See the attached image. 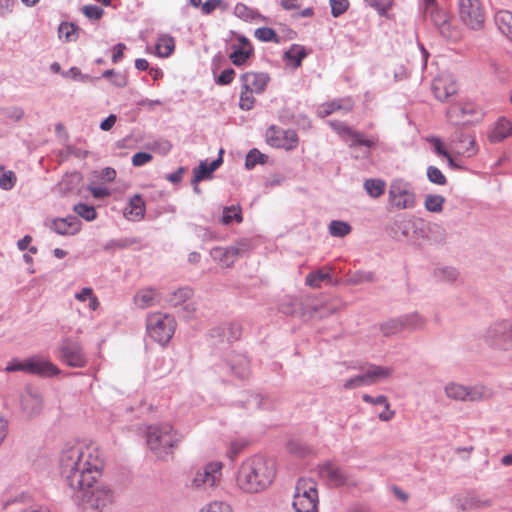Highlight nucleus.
<instances>
[{"instance_id": "obj_21", "label": "nucleus", "mask_w": 512, "mask_h": 512, "mask_svg": "<svg viewBox=\"0 0 512 512\" xmlns=\"http://www.w3.org/2000/svg\"><path fill=\"white\" fill-rule=\"evenodd\" d=\"M240 80L242 89L261 94L265 91L270 78L267 73L247 72L241 75Z\"/></svg>"}, {"instance_id": "obj_45", "label": "nucleus", "mask_w": 512, "mask_h": 512, "mask_svg": "<svg viewBox=\"0 0 512 512\" xmlns=\"http://www.w3.org/2000/svg\"><path fill=\"white\" fill-rule=\"evenodd\" d=\"M445 198L438 194H429L425 197L424 207L427 211L439 213L443 210Z\"/></svg>"}, {"instance_id": "obj_10", "label": "nucleus", "mask_w": 512, "mask_h": 512, "mask_svg": "<svg viewBox=\"0 0 512 512\" xmlns=\"http://www.w3.org/2000/svg\"><path fill=\"white\" fill-rule=\"evenodd\" d=\"M149 336L161 345L167 344L175 331V320L167 314L155 313L147 318Z\"/></svg>"}, {"instance_id": "obj_29", "label": "nucleus", "mask_w": 512, "mask_h": 512, "mask_svg": "<svg viewBox=\"0 0 512 512\" xmlns=\"http://www.w3.org/2000/svg\"><path fill=\"white\" fill-rule=\"evenodd\" d=\"M394 225L406 238L410 236L411 230L417 235L418 232H424V221L422 219L401 217L395 221Z\"/></svg>"}, {"instance_id": "obj_48", "label": "nucleus", "mask_w": 512, "mask_h": 512, "mask_svg": "<svg viewBox=\"0 0 512 512\" xmlns=\"http://www.w3.org/2000/svg\"><path fill=\"white\" fill-rule=\"evenodd\" d=\"M350 285H360L374 281V274L370 271H355L348 275L346 279Z\"/></svg>"}, {"instance_id": "obj_57", "label": "nucleus", "mask_w": 512, "mask_h": 512, "mask_svg": "<svg viewBox=\"0 0 512 512\" xmlns=\"http://www.w3.org/2000/svg\"><path fill=\"white\" fill-rule=\"evenodd\" d=\"M329 4L331 7V14L335 18L344 14L350 6L348 0H329Z\"/></svg>"}, {"instance_id": "obj_1", "label": "nucleus", "mask_w": 512, "mask_h": 512, "mask_svg": "<svg viewBox=\"0 0 512 512\" xmlns=\"http://www.w3.org/2000/svg\"><path fill=\"white\" fill-rule=\"evenodd\" d=\"M103 466V455L94 443L67 444L61 451L60 474L75 492L74 501L87 512H103L113 502V493L108 487H93L102 475Z\"/></svg>"}, {"instance_id": "obj_35", "label": "nucleus", "mask_w": 512, "mask_h": 512, "mask_svg": "<svg viewBox=\"0 0 512 512\" xmlns=\"http://www.w3.org/2000/svg\"><path fill=\"white\" fill-rule=\"evenodd\" d=\"M366 378L370 385L375 384L377 381L389 378L392 374V369L377 365H371L366 371Z\"/></svg>"}, {"instance_id": "obj_32", "label": "nucleus", "mask_w": 512, "mask_h": 512, "mask_svg": "<svg viewBox=\"0 0 512 512\" xmlns=\"http://www.w3.org/2000/svg\"><path fill=\"white\" fill-rule=\"evenodd\" d=\"M495 24L499 31L512 41V13L506 10L498 11L495 15Z\"/></svg>"}, {"instance_id": "obj_39", "label": "nucleus", "mask_w": 512, "mask_h": 512, "mask_svg": "<svg viewBox=\"0 0 512 512\" xmlns=\"http://www.w3.org/2000/svg\"><path fill=\"white\" fill-rule=\"evenodd\" d=\"M232 221H236L237 223H241L243 221L242 210L239 205L237 206H227L223 208V215L220 219V222L223 225H229Z\"/></svg>"}, {"instance_id": "obj_60", "label": "nucleus", "mask_w": 512, "mask_h": 512, "mask_svg": "<svg viewBox=\"0 0 512 512\" xmlns=\"http://www.w3.org/2000/svg\"><path fill=\"white\" fill-rule=\"evenodd\" d=\"M15 183H16V175L14 172L6 171L0 175V188L1 189L5 190V191H9L15 186Z\"/></svg>"}, {"instance_id": "obj_3", "label": "nucleus", "mask_w": 512, "mask_h": 512, "mask_svg": "<svg viewBox=\"0 0 512 512\" xmlns=\"http://www.w3.org/2000/svg\"><path fill=\"white\" fill-rule=\"evenodd\" d=\"M182 439V434L170 423H156L147 427L148 448L160 460H168Z\"/></svg>"}, {"instance_id": "obj_38", "label": "nucleus", "mask_w": 512, "mask_h": 512, "mask_svg": "<svg viewBox=\"0 0 512 512\" xmlns=\"http://www.w3.org/2000/svg\"><path fill=\"white\" fill-rule=\"evenodd\" d=\"M155 48L159 56L168 57L175 49V40L172 36H161L158 38Z\"/></svg>"}, {"instance_id": "obj_11", "label": "nucleus", "mask_w": 512, "mask_h": 512, "mask_svg": "<svg viewBox=\"0 0 512 512\" xmlns=\"http://www.w3.org/2000/svg\"><path fill=\"white\" fill-rule=\"evenodd\" d=\"M251 249L249 239H241L228 247L217 246L211 249L212 259L220 263L223 267L229 268L234 265L236 260Z\"/></svg>"}, {"instance_id": "obj_43", "label": "nucleus", "mask_w": 512, "mask_h": 512, "mask_svg": "<svg viewBox=\"0 0 512 512\" xmlns=\"http://www.w3.org/2000/svg\"><path fill=\"white\" fill-rule=\"evenodd\" d=\"M379 329L385 337H391L403 332L399 316L380 323Z\"/></svg>"}, {"instance_id": "obj_36", "label": "nucleus", "mask_w": 512, "mask_h": 512, "mask_svg": "<svg viewBox=\"0 0 512 512\" xmlns=\"http://www.w3.org/2000/svg\"><path fill=\"white\" fill-rule=\"evenodd\" d=\"M215 332H217L219 336H223L228 342H232L240 338L242 328L238 323H229L218 327Z\"/></svg>"}, {"instance_id": "obj_15", "label": "nucleus", "mask_w": 512, "mask_h": 512, "mask_svg": "<svg viewBox=\"0 0 512 512\" xmlns=\"http://www.w3.org/2000/svg\"><path fill=\"white\" fill-rule=\"evenodd\" d=\"M223 464L213 461L199 469L193 479L192 486L197 489H207L216 486L222 477Z\"/></svg>"}, {"instance_id": "obj_40", "label": "nucleus", "mask_w": 512, "mask_h": 512, "mask_svg": "<svg viewBox=\"0 0 512 512\" xmlns=\"http://www.w3.org/2000/svg\"><path fill=\"white\" fill-rule=\"evenodd\" d=\"M79 28L72 22H62L58 27L59 38L65 42H73L78 38Z\"/></svg>"}, {"instance_id": "obj_58", "label": "nucleus", "mask_w": 512, "mask_h": 512, "mask_svg": "<svg viewBox=\"0 0 512 512\" xmlns=\"http://www.w3.org/2000/svg\"><path fill=\"white\" fill-rule=\"evenodd\" d=\"M364 2L374 8L380 15H385L392 6L391 0H364Z\"/></svg>"}, {"instance_id": "obj_17", "label": "nucleus", "mask_w": 512, "mask_h": 512, "mask_svg": "<svg viewBox=\"0 0 512 512\" xmlns=\"http://www.w3.org/2000/svg\"><path fill=\"white\" fill-rule=\"evenodd\" d=\"M267 140L271 146L286 150L295 148L298 143V137L295 131L290 129H276L274 126L270 128Z\"/></svg>"}, {"instance_id": "obj_41", "label": "nucleus", "mask_w": 512, "mask_h": 512, "mask_svg": "<svg viewBox=\"0 0 512 512\" xmlns=\"http://www.w3.org/2000/svg\"><path fill=\"white\" fill-rule=\"evenodd\" d=\"M328 231L333 237L343 238L352 231V227L346 221L333 220L328 225Z\"/></svg>"}, {"instance_id": "obj_31", "label": "nucleus", "mask_w": 512, "mask_h": 512, "mask_svg": "<svg viewBox=\"0 0 512 512\" xmlns=\"http://www.w3.org/2000/svg\"><path fill=\"white\" fill-rule=\"evenodd\" d=\"M402 331L414 332L422 330L426 320L417 312L403 314L399 316Z\"/></svg>"}, {"instance_id": "obj_6", "label": "nucleus", "mask_w": 512, "mask_h": 512, "mask_svg": "<svg viewBox=\"0 0 512 512\" xmlns=\"http://www.w3.org/2000/svg\"><path fill=\"white\" fill-rule=\"evenodd\" d=\"M329 126L342 138L343 141L348 143L352 149L363 147L364 149L360 154L355 155L356 158H367L370 155V149L377 144V139L367 138L362 132L352 129L341 121H328Z\"/></svg>"}, {"instance_id": "obj_18", "label": "nucleus", "mask_w": 512, "mask_h": 512, "mask_svg": "<svg viewBox=\"0 0 512 512\" xmlns=\"http://www.w3.org/2000/svg\"><path fill=\"white\" fill-rule=\"evenodd\" d=\"M431 88L434 96L440 101L447 100L457 92L456 81L449 73H442L434 78Z\"/></svg>"}, {"instance_id": "obj_64", "label": "nucleus", "mask_w": 512, "mask_h": 512, "mask_svg": "<svg viewBox=\"0 0 512 512\" xmlns=\"http://www.w3.org/2000/svg\"><path fill=\"white\" fill-rule=\"evenodd\" d=\"M234 14L241 19L249 20L254 18V11L243 3H237L234 7Z\"/></svg>"}, {"instance_id": "obj_7", "label": "nucleus", "mask_w": 512, "mask_h": 512, "mask_svg": "<svg viewBox=\"0 0 512 512\" xmlns=\"http://www.w3.org/2000/svg\"><path fill=\"white\" fill-rule=\"evenodd\" d=\"M317 505V483L311 479H300L292 503L295 512H318Z\"/></svg>"}, {"instance_id": "obj_59", "label": "nucleus", "mask_w": 512, "mask_h": 512, "mask_svg": "<svg viewBox=\"0 0 512 512\" xmlns=\"http://www.w3.org/2000/svg\"><path fill=\"white\" fill-rule=\"evenodd\" d=\"M343 386L345 389H354L362 386H370V383H368V379L366 378V374L364 372L363 374L346 380Z\"/></svg>"}, {"instance_id": "obj_53", "label": "nucleus", "mask_w": 512, "mask_h": 512, "mask_svg": "<svg viewBox=\"0 0 512 512\" xmlns=\"http://www.w3.org/2000/svg\"><path fill=\"white\" fill-rule=\"evenodd\" d=\"M288 450L297 456L304 457L310 453V447L301 440L292 439L288 442Z\"/></svg>"}, {"instance_id": "obj_50", "label": "nucleus", "mask_w": 512, "mask_h": 512, "mask_svg": "<svg viewBox=\"0 0 512 512\" xmlns=\"http://www.w3.org/2000/svg\"><path fill=\"white\" fill-rule=\"evenodd\" d=\"M267 160V156L262 154L256 148L251 149L246 155L245 159V167L250 170L253 169L257 164L265 163Z\"/></svg>"}, {"instance_id": "obj_42", "label": "nucleus", "mask_w": 512, "mask_h": 512, "mask_svg": "<svg viewBox=\"0 0 512 512\" xmlns=\"http://www.w3.org/2000/svg\"><path fill=\"white\" fill-rule=\"evenodd\" d=\"M363 186L367 194L372 198H379L385 191V182L381 179H367Z\"/></svg>"}, {"instance_id": "obj_27", "label": "nucleus", "mask_w": 512, "mask_h": 512, "mask_svg": "<svg viewBox=\"0 0 512 512\" xmlns=\"http://www.w3.org/2000/svg\"><path fill=\"white\" fill-rule=\"evenodd\" d=\"M123 214L125 218L132 221H140L144 218L145 202L140 194H135L129 199V204Z\"/></svg>"}, {"instance_id": "obj_33", "label": "nucleus", "mask_w": 512, "mask_h": 512, "mask_svg": "<svg viewBox=\"0 0 512 512\" xmlns=\"http://www.w3.org/2000/svg\"><path fill=\"white\" fill-rule=\"evenodd\" d=\"M157 296V292L153 288H146L139 290L134 296L135 304L141 308L145 309L151 307L155 304V299Z\"/></svg>"}, {"instance_id": "obj_26", "label": "nucleus", "mask_w": 512, "mask_h": 512, "mask_svg": "<svg viewBox=\"0 0 512 512\" xmlns=\"http://www.w3.org/2000/svg\"><path fill=\"white\" fill-rule=\"evenodd\" d=\"M418 235L430 244L440 245L446 240L445 229L436 223H425L424 232H418Z\"/></svg>"}, {"instance_id": "obj_47", "label": "nucleus", "mask_w": 512, "mask_h": 512, "mask_svg": "<svg viewBox=\"0 0 512 512\" xmlns=\"http://www.w3.org/2000/svg\"><path fill=\"white\" fill-rule=\"evenodd\" d=\"M138 240L136 238H120V239H111L105 243L103 249L105 251H115L118 249H126L134 244H136Z\"/></svg>"}, {"instance_id": "obj_25", "label": "nucleus", "mask_w": 512, "mask_h": 512, "mask_svg": "<svg viewBox=\"0 0 512 512\" xmlns=\"http://www.w3.org/2000/svg\"><path fill=\"white\" fill-rule=\"evenodd\" d=\"M228 365L232 374L239 379H245L250 374V362L248 358L240 353H233L230 355Z\"/></svg>"}, {"instance_id": "obj_62", "label": "nucleus", "mask_w": 512, "mask_h": 512, "mask_svg": "<svg viewBox=\"0 0 512 512\" xmlns=\"http://www.w3.org/2000/svg\"><path fill=\"white\" fill-rule=\"evenodd\" d=\"M82 12L90 20H99L104 14V10L101 7L93 4L84 6Z\"/></svg>"}, {"instance_id": "obj_61", "label": "nucleus", "mask_w": 512, "mask_h": 512, "mask_svg": "<svg viewBox=\"0 0 512 512\" xmlns=\"http://www.w3.org/2000/svg\"><path fill=\"white\" fill-rule=\"evenodd\" d=\"M221 8L225 10L227 8V4L224 0H208L202 4V13L205 15L211 14L214 10Z\"/></svg>"}, {"instance_id": "obj_2", "label": "nucleus", "mask_w": 512, "mask_h": 512, "mask_svg": "<svg viewBox=\"0 0 512 512\" xmlns=\"http://www.w3.org/2000/svg\"><path fill=\"white\" fill-rule=\"evenodd\" d=\"M275 476V463L261 455H255L239 466L236 484L245 493H260L272 484Z\"/></svg>"}, {"instance_id": "obj_54", "label": "nucleus", "mask_w": 512, "mask_h": 512, "mask_svg": "<svg viewBox=\"0 0 512 512\" xmlns=\"http://www.w3.org/2000/svg\"><path fill=\"white\" fill-rule=\"evenodd\" d=\"M198 512H233L231 506L224 501H212L204 505Z\"/></svg>"}, {"instance_id": "obj_12", "label": "nucleus", "mask_w": 512, "mask_h": 512, "mask_svg": "<svg viewBox=\"0 0 512 512\" xmlns=\"http://www.w3.org/2000/svg\"><path fill=\"white\" fill-rule=\"evenodd\" d=\"M459 16L464 25L472 30L484 26L485 14L480 0H458Z\"/></svg>"}, {"instance_id": "obj_14", "label": "nucleus", "mask_w": 512, "mask_h": 512, "mask_svg": "<svg viewBox=\"0 0 512 512\" xmlns=\"http://www.w3.org/2000/svg\"><path fill=\"white\" fill-rule=\"evenodd\" d=\"M485 342L494 348L509 349L512 347V327L510 322L501 321L491 325L484 334Z\"/></svg>"}, {"instance_id": "obj_56", "label": "nucleus", "mask_w": 512, "mask_h": 512, "mask_svg": "<svg viewBox=\"0 0 512 512\" xmlns=\"http://www.w3.org/2000/svg\"><path fill=\"white\" fill-rule=\"evenodd\" d=\"M252 91L242 89L239 99V107L244 111H249L254 107L255 97Z\"/></svg>"}, {"instance_id": "obj_20", "label": "nucleus", "mask_w": 512, "mask_h": 512, "mask_svg": "<svg viewBox=\"0 0 512 512\" xmlns=\"http://www.w3.org/2000/svg\"><path fill=\"white\" fill-rule=\"evenodd\" d=\"M46 225L58 235L72 236L81 230L82 222L77 216H67L65 218H55L47 222Z\"/></svg>"}, {"instance_id": "obj_23", "label": "nucleus", "mask_w": 512, "mask_h": 512, "mask_svg": "<svg viewBox=\"0 0 512 512\" xmlns=\"http://www.w3.org/2000/svg\"><path fill=\"white\" fill-rule=\"evenodd\" d=\"M512 136V122L504 117L499 118L488 133L491 143H499Z\"/></svg>"}, {"instance_id": "obj_4", "label": "nucleus", "mask_w": 512, "mask_h": 512, "mask_svg": "<svg viewBox=\"0 0 512 512\" xmlns=\"http://www.w3.org/2000/svg\"><path fill=\"white\" fill-rule=\"evenodd\" d=\"M444 393L447 398L460 402L485 401L494 395L493 389L482 383L466 386L457 382H448L444 386Z\"/></svg>"}, {"instance_id": "obj_16", "label": "nucleus", "mask_w": 512, "mask_h": 512, "mask_svg": "<svg viewBox=\"0 0 512 512\" xmlns=\"http://www.w3.org/2000/svg\"><path fill=\"white\" fill-rule=\"evenodd\" d=\"M451 503L454 508L461 512L481 510L492 505V501L483 498L473 491H465L452 497Z\"/></svg>"}, {"instance_id": "obj_37", "label": "nucleus", "mask_w": 512, "mask_h": 512, "mask_svg": "<svg viewBox=\"0 0 512 512\" xmlns=\"http://www.w3.org/2000/svg\"><path fill=\"white\" fill-rule=\"evenodd\" d=\"M193 295V290L189 287H182L172 292L167 301L170 306L178 307L183 305L188 299H190Z\"/></svg>"}, {"instance_id": "obj_22", "label": "nucleus", "mask_w": 512, "mask_h": 512, "mask_svg": "<svg viewBox=\"0 0 512 512\" xmlns=\"http://www.w3.org/2000/svg\"><path fill=\"white\" fill-rule=\"evenodd\" d=\"M28 373L37 374L43 377H52L60 374V369L51 361L33 357L27 360Z\"/></svg>"}, {"instance_id": "obj_9", "label": "nucleus", "mask_w": 512, "mask_h": 512, "mask_svg": "<svg viewBox=\"0 0 512 512\" xmlns=\"http://www.w3.org/2000/svg\"><path fill=\"white\" fill-rule=\"evenodd\" d=\"M319 305L318 299L311 296H307L303 300L285 296L281 299L278 309L285 315L298 316L303 320H308L318 311Z\"/></svg>"}, {"instance_id": "obj_34", "label": "nucleus", "mask_w": 512, "mask_h": 512, "mask_svg": "<svg viewBox=\"0 0 512 512\" xmlns=\"http://www.w3.org/2000/svg\"><path fill=\"white\" fill-rule=\"evenodd\" d=\"M352 108L353 102L351 101V99H336L322 105V117L324 115H329L338 110H342L345 113H347L351 111Z\"/></svg>"}, {"instance_id": "obj_55", "label": "nucleus", "mask_w": 512, "mask_h": 512, "mask_svg": "<svg viewBox=\"0 0 512 512\" xmlns=\"http://www.w3.org/2000/svg\"><path fill=\"white\" fill-rule=\"evenodd\" d=\"M427 178L428 180L436 185H445L447 183V179L442 171L436 166H428L427 168Z\"/></svg>"}, {"instance_id": "obj_30", "label": "nucleus", "mask_w": 512, "mask_h": 512, "mask_svg": "<svg viewBox=\"0 0 512 512\" xmlns=\"http://www.w3.org/2000/svg\"><path fill=\"white\" fill-rule=\"evenodd\" d=\"M327 479L330 487H339L347 481L344 472L337 466L332 464L322 465V478Z\"/></svg>"}, {"instance_id": "obj_13", "label": "nucleus", "mask_w": 512, "mask_h": 512, "mask_svg": "<svg viewBox=\"0 0 512 512\" xmlns=\"http://www.w3.org/2000/svg\"><path fill=\"white\" fill-rule=\"evenodd\" d=\"M59 359L72 368H83L87 365V357L81 344L72 338H64L58 347Z\"/></svg>"}, {"instance_id": "obj_63", "label": "nucleus", "mask_w": 512, "mask_h": 512, "mask_svg": "<svg viewBox=\"0 0 512 512\" xmlns=\"http://www.w3.org/2000/svg\"><path fill=\"white\" fill-rule=\"evenodd\" d=\"M2 114L13 121H20L24 116V110L21 107L11 106L2 109Z\"/></svg>"}, {"instance_id": "obj_5", "label": "nucleus", "mask_w": 512, "mask_h": 512, "mask_svg": "<svg viewBox=\"0 0 512 512\" xmlns=\"http://www.w3.org/2000/svg\"><path fill=\"white\" fill-rule=\"evenodd\" d=\"M419 10L424 20H429L447 40L456 41L458 31L452 27L445 11L439 8L436 0H422Z\"/></svg>"}, {"instance_id": "obj_44", "label": "nucleus", "mask_w": 512, "mask_h": 512, "mask_svg": "<svg viewBox=\"0 0 512 512\" xmlns=\"http://www.w3.org/2000/svg\"><path fill=\"white\" fill-rule=\"evenodd\" d=\"M233 51L229 58L236 66H242L246 63L247 59L253 54V48H243L233 45Z\"/></svg>"}, {"instance_id": "obj_49", "label": "nucleus", "mask_w": 512, "mask_h": 512, "mask_svg": "<svg viewBox=\"0 0 512 512\" xmlns=\"http://www.w3.org/2000/svg\"><path fill=\"white\" fill-rule=\"evenodd\" d=\"M73 210L79 217L85 219L86 221H93L97 217V212L92 205L78 203L74 206Z\"/></svg>"}, {"instance_id": "obj_24", "label": "nucleus", "mask_w": 512, "mask_h": 512, "mask_svg": "<svg viewBox=\"0 0 512 512\" xmlns=\"http://www.w3.org/2000/svg\"><path fill=\"white\" fill-rule=\"evenodd\" d=\"M223 149H220L218 158L213 160L210 164L207 161H201L198 168L193 170L194 182H200L204 179H211L212 173L220 167L223 163Z\"/></svg>"}, {"instance_id": "obj_28", "label": "nucleus", "mask_w": 512, "mask_h": 512, "mask_svg": "<svg viewBox=\"0 0 512 512\" xmlns=\"http://www.w3.org/2000/svg\"><path fill=\"white\" fill-rule=\"evenodd\" d=\"M448 115L450 118L456 117H466L469 116L463 121V124H472L480 121L483 117V113L480 109L476 108L473 104H465L462 107H454L449 112Z\"/></svg>"}, {"instance_id": "obj_19", "label": "nucleus", "mask_w": 512, "mask_h": 512, "mask_svg": "<svg viewBox=\"0 0 512 512\" xmlns=\"http://www.w3.org/2000/svg\"><path fill=\"white\" fill-rule=\"evenodd\" d=\"M43 408V398L39 390L27 387L21 395V409L28 417L40 414Z\"/></svg>"}, {"instance_id": "obj_8", "label": "nucleus", "mask_w": 512, "mask_h": 512, "mask_svg": "<svg viewBox=\"0 0 512 512\" xmlns=\"http://www.w3.org/2000/svg\"><path fill=\"white\" fill-rule=\"evenodd\" d=\"M388 204L396 210L414 208L416 205V193L412 185L403 179L393 180L388 190Z\"/></svg>"}, {"instance_id": "obj_46", "label": "nucleus", "mask_w": 512, "mask_h": 512, "mask_svg": "<svg viewBox=\"0 0 512 512\" xmlns=\"http://www.w3.org/2000/svg\"><path fill=\"white\" fill-rule=\"evenodd\" d=\"M434 276L442 282H454L458 278V271L451 266H441L434 270Z\"/></svg>"}, {"instance_id": "obj_52", "label": "nucleus", "mask_w": 512, "mask_h": 512, "mask_svg": "<svg viewBox=\"0 0 512 512\" xmlns=\"http://www.w3.org/2000/svg\"><path fill=\"white\" fill-rule=\"evenodd\" d=\"M306 53L304 48L293 45L288 51L285 52V58L293 62L294 67H298L305 57Z\"/></svg>"}, {"instance_id": "obj_51", "label": "nucleus", "mask_w": 512, "mask_h": 512, "mask_svg": "<svg viewBox=\"0 0 512 512\" xmlns=\"http://www.w3.org/2000/svg\"><path fill=\"white\" fill-rule=\"evenodd\" d=\"M254 36L262 42L279 43L278 35L272 28H269V27L257 28L254 32Z\"/></svg>"}]
</instances>
